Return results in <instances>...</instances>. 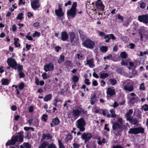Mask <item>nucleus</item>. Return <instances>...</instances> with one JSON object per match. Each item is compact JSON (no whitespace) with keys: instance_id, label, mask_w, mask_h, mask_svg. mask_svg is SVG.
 Wrapping results in <instances>:
<instances>
[{"instance_id":"4","label":"nucleus","mask_w":148,"mask_h":148,"mask_svg":"<svg viewBox=\"0 0 148 148\" xmlns=\"http://www.w3.org/2000/svg\"><path fill=\"white\" fill-rule=\"evenodd\" d=\"M85 122L83 118H81L77 121L76 123L77 127L81 132H83L85 130Z\"/></svg>"},{"instance_id":"44","label":"nucleus","mask_w":148,"mask_h":148,"mask_svg":"<svg viewBox=\"0 0 148 148\" xmlns=\"http://www.w3.org/2000/svg\"><path fill=\"white\" fill-rule=\"evenodd\" d=\"M42 76L43 79H46L49 77V76H48L47 74L45 73H44L42 74Z\"/></svg>"},{"instance_id":"9","label":"nucleus","mask_w":148,"mask_h":148,"mask_svg":"<svg viewBox=\"0 0 148 148\" xmlns=\"http://www.w3.org/2000/svg\"><path fill=\"white\" fill-rule=\"evenodd\" d=\"M7 62L10 66L15 70L16 69V66L17 64L14 59L12 58H9L8 59Z\"/></svg>"},{"instance_id":"56","label":"nucleus","mask_w":148,"mask_h":148,"mask_svg":"<svg viewBox=\"0 0 148 148\" xmlns=\"http://www.w3.org/2000/svg\"><path fill=\"white\" fill-rule=\"evenodd\" d=\"M24 147L26 148H30V146L29 143H24Z\"/></svg>"},{"instance_id":"23","label":"nucleus","mask_w":148,"mask_h":148,"mask_svg":"<svg viewBox=\"0 0 148 148\" xmlns=\"http://www.w3.org/2000/svg\"><path fill=\"white\" fill-rule=\"evenodd\" d=\"M138 97L137 96L134 97L130 99V102L131 104H134L137 101Z\"/></svg>"},{"instance_id":"57","label":"nucleus","mask_w":148,"mask_h":148,"mask_svg":"<svg viewBox=\"0 0 148 148\" xmlns=\"http://www.w3.org/2000/svg\"><path fill=\"white\" fill-rule=\"evenodd\" d=\"M17 29L16 25L15 24H14L12 26V30L13 32H15L16 31Z\"/></svg>"},{"instance_id":"17","label":"nucleus","mask_w":148,"mask_h":148,"mask_svg":"<svg viewBox=\"0 0 148 148\" xmlns=\"http://www.w3.org/2000/svg\"><path fill=\"white\" fill-rule=\"evenodd\" d=\"M133 112V110L132 109H130L129 110L127 111V113L125 115V116L127 121H128L132 118L131 116L132 115Z\"/></svg>"},{"instance_id":"35","label":"nucleus","mask_w":148,"mask_h":148,"mask_svg":"<svg viewBox=\"0 0 148 148\" xmlns=\"http://www.w3.org/2000/svg\"><path fill=\"white\" fill-rule=\"evenodd\" d=\"M76 58L79 60H82L84 59V57L81 54H77L76 55Z\"/></svg>"},{"instance_id":"32","label":"nucleus","mask_w":148,"mask_h":148,"mask_svg":"<svg viewBox=\"0 0 148 148\" xmlns=\"http://www.w3.org/2000/svg\"><path fill=\"white\" fill-rule=\"evenodd\" d=\"M64 60V56L63 55H61L60 59L58 60V62L59 63H60L63 62Z\"/></svg>"},{"instance_id":"7","label":"nucleus","mask_w":148,"mask_h":148,"mask_svg":"<svg viewBox=\"0 0 148 148\" xmlns=\"http://www.w3.org/2000/svg\"><path fill=\"white\" fill-rule=\"evenodd\" d=\"M144 129L142 127L131 128L129 129L128 133L129 134H137L139 133H143Z\"/></svg>"},{"instance_id":"30","label":"nucleus","mask_w":148,"mask_h":148,"mask_svg":"<svg viewBox=\"0 0 148 148\" xmlns=\"http://www.w3.org/2000/svg\"><path fill=\"white\" fill-rule=\"evenodd\" d=\"M110 84L112 85H114L116 84L117 82L116 80L114 79L111 78L109 80Z\"/></svg>"},{"instance_id":"41","label":"nucleus","mask_w":148,"mask_h":148,"mask_svg":"<svg viewBox=\"0 0 148 148\" xmlns=\"http://www.w3.org/2000/svg\"><path fill=\"white\" fill-rule=\"evenodd\" d=\"M65 65L68 66L70 67L72 65V63L71 61L68 60L66 61L65 62Z\"/></svg>"},{"instance_id":"31","label":"nucleus","mask_w":148,"mask_h":148,"mask_svg":"<svg viewBox=\"0 0 148 148\" xmlns=\"http://www.w3.org/2000/svg\"><path fill=\"white\" fill-rule=\"evenodd\" d=\"M100 78L103 79L109 76L108 74V73H102L100 75Z\"/></svg>"},{"instance_id":"54","label":"nucleus","mask_w":148,"mask_h":148,"mask_svg":"<svg viewBox=\"0 0 148 148\" xmlns=\"http://www.w3.org/2000/svg\"><path fill=\"white\" fill-rule=\"evenodd\" d=\"M73 148H79V145L76 143L73 144Z\"/></svg>"},{"instance_id":"12","label":"nucleus","mask_w":148,"mask_h":148,"mask_svg":"<svg viewBox=\"0 0 148 148\" xmlns=\"http://www.w3.org/2000/svg\"><path fill=\"white\" fill-rule=\"evenodd\" d=\"M138 19L140 22L147 24L148 23V15H140L138 16Z\"/></svg>"},{"instance_id":"42","label":"nucleus","mask_w":148,"mask_h":148,"mask_svg":"<svg viewBox=\"0 0 148 148\" xmlns=\"http://www.w3.org/2000/svg\"><path fill=\"white\" fill-rule=\"evenodd\" d=\"M110 112L111 114V116L112 117H114L116 116V114H115V111L114 109L111 110H110Z\"/></svg>"},{"instance_id":"33","label":"nucleus","mask_w":148,"mask_h":148,"mask_svg":"<svg viewBox=\"0 0 148 148\" xmlns=\"http://www.w3.org/2000/svg\"><path fill=\"white\" fill-rule=\"evenodd\" d=\"M98 141H97V143L99 145H101L102 143H105V140L104 138H103L102 140H100V138L98 137L97 138Z\"/></svg>"},{"instance_id":"29","label":"nucleus","mask_w":148,"mask_h":148,"mask_svg":"<svg viewBox=\"0 0 148 148\" xmlns=\"http://www.w3.org/2000/svg\"><path fill=\"white\" fill-rule=\"evenodd\" d=\"M2 84L3 85H8L9 84L8 80L6 79L3 78L1 79Z\"/></svg>"},{"instance_id":"55","label":"nucleus","mask_w":148,"mask_h":148,"mask_svg":"<svg viewBox=\"0 0 148 148\" xmlns=\"http://www.w3.org/2000/svg\"><path fill=\"white\" fill-rule=\"evenodd\" d=\"M39 80L38 79L37 77H35V83L37 85H39Z\"/></svg>"},{"instance_id":"58","label":"nucleus","mask_w":148,"mask_h":148,"mask_svg":"<svg viewBox=\"0 0 148 148\" xmlns=\"http://www.w3.org/2000/svg\"><path fill=\"white\" fill-rule=\"evenodd\" d=\"M19 75L20 78H23L25 76V74L21 72H19Z\"/></svg>"},{"instance_id":"14","label":"nucleus","mask_w":148,"mask_h":148,"mask_svg":"<svg viewBox=\"0 0 148 148\" xmlns=\"http://www.w3.org/2000/svg\"><path fill=\"white\" fill-rule=\"evenodd\" d=\"M95 5L96 8L98 10L103 11V10L104 6L101 0H98L96 2Z\"/></svg>"},{"instance_id":"51","label":"nucleus","mask_w":148,"mask_h":148,"mask_svg":"<svg viewBox=\"0 0 148 148\" xmlns=\"http://www.w3.org/2000/svg\"><path fill=\"white\" fill-rule=\"evenodd\" d=\"M99 36H103L105 39L106 38V35H105V34L104 32H99Z\"/></svg>"},{"instance_id":"39","label":"nucleus","mask_w":148,"mask_h":148,"mask_svg":"<svg viewBox=\"0 0 148 148\" xmlns=\"http://www.w3.org/2000/svg\"><path fill=\"white\" fill-rule=\"evenodd\" d=\"M144 85V83H142L139 86V89L141 90H145V88Z\"/></svg>"},{"instance_id":"22","label":"nucleus","mask_w":148,"mask_h":148,"mask_svg":"<svg viewBox=\"0 0 148 148\" xmlns=\"http://www.w3.org/2000/svg\"><path fill=\"white\" fill-rule=\"evenodd\" d=\"M90 101L91 105H92L94 104L97 101L96 96L95 95L92 96L90 97Z\"/></svg>"},{"instance_id":"49","label":"nucleus","mask_w":148,"mask_h":148,"mask_svg":"<svg viewBox=\"0 0 148 148\" xmlns=\"http://www.w3.org/2000/svg\"><path fill=\"white\" fill-rule=\"evenodd\" d=\"M146 6V4L145 3L143 2H142L140 4V7L141 8L143 9Z\"/></svg>"},{"instance_id":"46","label":"nucleus","mask_w":148,"mask_h":148,"mask_svg":"<svg viewBox=\"0 0 148 148\" xmlns=\"http://www.w3.org/2000/svg\"><path fill=\"white\" fill-rule=\"evenodd\" d=\"M16 69H18V72H21V70L22 69V67L19 64H17V65L16 66Z\"/></svg>"},{"instance_id":"63","label":"nucleus","mask_w":148,"mask_h":148,"mask_svg":"<svg viewBox=\"0 0 148 148\" xmlns=\"http://www.w3.org/2000/svg\"><path fill=\"white\" fill-rule=\"evenodd\" d=\"M129 46H130V48L133 49L134 48L135 45L133 43H130L129 44Z\"/></svg>"},{"instance_id":"18","label":"nucleus","mask_w":148,"mask_h":148,"mask_svg":"<svg viewBox=\"0 0 148 148\" xmlns=\"http://www.w3.org/2000/svg\"><path fill=\"white\" fill-rule=\"evenodd\" d=\"M123 89L126 91V92H128L133 91L134 89L133 86H130L126 85L123 86Z\"/></svg>"},{"instance_id":"64","label":"nucleus","mask_w":148,"mask_h":148,"mask_svg":"<svg viewBox=\"0 0 148 148\" xmlns=\"http://www.w3.org/2000/svg\"><path fill=\"white\" fill-rule=\"evenodd\" d=\"M14 44L16 47H19L20 46V44L18 42H14Z\"/></svg>"},{"instance_id":"59","label":"nucleus","mask_w":148,"mask_h":148,"mask_svg":"<svg viewBox=\"0 0 148 148\" xmlns=\"http://www.w3.org/2000/svg\"><path fill=\"white\" fill-rule=\"evenodd\" d=\"M39 25V23L38 22H36L33 24V26L36 27H38Z\"/></svg>"},{"instance_id":"16","label":"nucleus","mask_w":148,"mask_h":148,"mask_svg":"<svg viewBox=\"0 0 148 148\" xmlns=\"http://www.w3.org/2000/svg\"><path fill=\"white\" fill-rule=\"evenodd\" d=\"M55 13L57 16L59 17H61L63 15L64 13L62 12V10L60 5L59 6L58 10H55Z\"/></svg>"},{"instance_id":"6","label":"nucleus","mask_w":148,"mask_h":148,"mask_svg":"<svg viewBox=\"0 0 148 148\" xmlns=\"http://www.w3.org/2000/svg\"><path fill=\"white\" fill-rule=\"evenodd\" d=\"M82 112L84 114H86L87 112L86 111H84L82 109H75L73 110L71 113L72 116L73 117L75 120L79 116Z\"/></svg>"},{"instance_id":"8","label":"nucleus","mask_w":148,"mask_h":148,"mask_svg":"<svg viewBox=\"0 0 148 148\" xmlns=\"http://www.w3.org/2000/svg\"><path fill=\"white\" fill-rule=\"evenodd\" d=\"M92 137L91 134L89 132L84 133L81 135V138L84 140V143H86Z\"/></svg>"},{"instance_id":"1","label":"nucleus","mask_w":148,"mask_h":148,"mask_svg":"<svg viewBox=\"0 0 148 148\" xmlns=\"http://www.w3.org/2000/svg\"><path fill=\"white\" fill-rule=\"evenodd\" d=\"M23 132H19L17 136L12 137L10 140L8 141L6 143V146L13 145L17 141L22 142L23 141Z\"/></svg>"},{"instance_id":"11","label":"nucleus","mask_w":148,"mask_h":148,"mask_svg":"<svg viewBox=\"0 0 148 148\" xmlns=\"http://www.w3.org/2000/svg\"><path fill=\"white\" fill-rule=\"evenodd\" d=\"M31 5L32 8L34 10H37L40 7L39 0H34L31 1Z\"/></svg>"},{"instance_id":"2","label":"nucleus","mask_w":148,"mask_h":148,"mask_svg":"<svg viewBox=\"0 0 148 148\" xmlns=\"http://www.w3.org/2000/svg\"><path fill=\"white\" fill-rule=\"evenodd\" d=\"M77 3L76 2H74L71 8L68 10L67 13L69 18H74L76 16Z\"/></svg>"},{"instance_id":"25","label":"nucleus","mask_w":148,"mask_h":148,"mask_svg":"<svg viewBox=\"0 0 148 148\" xmlns=\"http://www.w3.org/2000/svg\"><path fill=\"white\" fill-rule=\"evenodd\" d=\"M52 96L51 94H49L45 96L43 99V100L45 101H47L50 100L52 98Z\"/></svg>"},{"instance_id":"60","label":"nucleus","mask_w":148,"mask_h":148,"mask_svg":"<svg viewBox=\"0 0 148 148\" xmlns=\"http://www.w3.org/2000/svg\"><path fill=\"white\" fill-rule=\"evenodd\" d=\"M107 111V110L106 109L102 110V113L103 116H105L106 115V114Z\"/></svg>"},{"instance_id":"21","label":"nucleus","mask_w":148,"mask_h":148,"mask_svg":"<svg viewBox=\"0 0 148 148\" xmlns=\"http://www.w3.org/2000/svg\"><path fill=\"white\" fill-rule=\"evenodd\" d=\"M43 139L46 140H51L52 137L49 134H43Z\"/></svg>"},{"instance_id":"19","label":"nucleus","mask_w":148,"mask_h":148,"mask_svg":"<svg viewBox=\"0 0 148 148\" xmlns=\"http://www.w3.org/2000/svg\"><path fill=\"white\" fill-rule=\"evenodd\" d=\"M86 64L88 65L90 67H93L94 66V59L91 58L89 60H87V62L85 64L86 65Z\"/></svg>"},{"instance_id":"13","label":"nucleus","mask_w":148,"mask_h":148,"mask_svg":"<svg viewBox=\"0 0 148 148\" xmlns=\"http://www.w3.org/2000/svg\"><path fill=\"white\" fill-rule=\"evenodd\" d=\"M106 93L107 95L110 97L115 95L116 94L115 89L113 87L111 86L107 88Z\"/></svg>"},{"instance_id":"40","label":"nucleus","mask_w":148,"mask_h":148,"mask_svg":"<svg viewBox=\"0 0 148 148\" xmlns=\"http://www.w3.org/2000/svg\"><path fill=\"white\" fill-rule=\"evenodd\" d=\"M58 143L59 144V148H65L63 143L61 142V140H58Z\"/></svg>"},{"instance_id":"48","label":"nucleus","mask_w":148,"mask_h":148,"mask_svg":"<svg viewBox=\"0 0 148 148\" xmlns=\"http://www.w3.org/2000/svg\"><path fill=\"white\" fill-rule=\"evenodd\" d=\"M23 13H21L19 14L17 17V19L19 20H22L23 19Z\"/></svg>"},{"instance_id":"34","label":"nucleus","mask_w":148,"mask_h":148,"mask_svg":"<svg viewBox=\"0 0 148 148\" xmlns=\"http://www.w3.org/2000/svg\"><path fill=\"white\" fill-rule=\"evenodd\" d=\"M120 55L122 58L124 59L126 58L127 56L126 52L125 51H123L121 52Z\"/></svg>"},{"instance_id":"37","label":"nucleus","mask_w":148,"mask_h":148,"mask_svg":"<svg viewBox=\"0 0 148 148\" xmlns=\"http://www.w3.org/2000/svg\"><path fill=\"white\" fill-rule=\"evenodd\" d=\"M101 51L103 52H106L107 50V48L106 46H102L100 48Z\"/></svg>"},{"instance_id":"3","label":"nucleus","mask_w":148,"mask_h":148,"mask_svg":"<svg viewBox=\"0 0 148 148\" xmlns=\"http://www.w3.org/2000/svg\"><path fill=\"white\" fill-rule=\"evenodd\" d=\"M112 128L113 132L116 136L119 135L122 131L121 128L122 125H120L118 122L112 123Z\"/></svg>"},{"instance_id":"24","label":"nucleus","mask_w":148,"mask_h":148,"mask_svg":"<svg viewBox=\"0 0 148 148\" xmlns=\"http://www.w3.org/2000/svg\"><path fill=\"white\" fill-rule=\"evenodd\" d=\"M69 35L71 42L72 43L75 38V34L73 32H71L69 33Z\"/></svg>"},{"instance_id":"53","label":"nucleus","mask_w":148,"mask_h":148,"mask_svg":"<svg viewBox=\"0 0 148 148\" xmlns=\"http://www.w3.org/2000/svg\"><path fill=\"white\" fill-rule=\"evenodd\" d=\"M47 116L46 114H44L43 115L42 117V119L44 120V121H46L47 120Z\"/></svg>"},{"instance_id":"61","label":"nucleus","mask_w":148,"mask_h":148,"mask_svg":"<svg viewBox=\"0 0 148 148\" xmlns=\"http://www.w3.org/2000/svg\"><path fill=\"white\" fill-rule=\"evenodd\" d=\"M25 37L29 40H33L32 37L30 36H26Z\"/></svg>"},{"instance_id":"50","label":"nucleus","mask_w":148,"mask_h":148,"mask_svg":"<svg viewBox=\"0 0 148 148\" xmlns=\"http://www.w3.org/2000/svg\"><path fill=\"white\" fill-rule=\"evenodd\" d=\"M40 36V33L39 32H35L33 35V36L34 37L37 36Z\"/></svg>"},{"instance_id":"47","label":"nucleus","mask_w":148,"mask_h":148,"mask_svg":"<svg viewBox=\"0 0 148 148\" xmlns=\"http://www.w3.org/2000/svg\"><path fill=\"white\" fill-rule=\"evenodd\" d=\"M38 119H36L34 121V123H33V125L36 126H38Z\"/></svg>"},{"instance_id":"5","label":"nucleus","mask_w":148,"mask_h":148,"mask_svg":"<svg viewBox=\"0 0 148 148\" xmlns=\"http://www.w3.org/2000/svg\"><path fill=\"white\" fill-rule=\"evenodd\" d=\"M82 45L86 48L92 49L95 46V42L88 39H86L82 43Z\"/></svg>"},{"instance_id":"43","label":"nucleus","mask_w":148,"mask_h":148,"mask_svg":"<svg viewBox=\"0 0 148 148\" xmlns=\"http://www.w3.org/2000/svg\"><path fill=\"white\" fill-rule=\"evenodd\" d=\"M72 138V136L69 134H68L67 136L65 138V140L66 141L69 140H71Z\"/></svg>"},{"instance_id":"36","label":"nucleus","mask_w":148,"mask_h":148,"mask_svg":"<svg viewBox=\"0 0 148 148\" xmlns=\"http://www.w3.org/2000/svg\"><path fill=\"white\" fill-rule=\"evenodd\" d=\"M79 32L80 35V38L83 40H84L85 38V36L83 34V32L81 30H79Z\"/></svg>"},{"instance_id":"52","label":"nucleus","mask_w":148,"mask_h":148,"mask_svg":"<svg viewBox=\"0 0 148 148\" xmlns=\"http://www.w3.org/2000/svg\"><path fill=\"white\" fill-rule=\"evenodd\" d=\"M24 84L23 83H21L19 85V88L20 89H23L24 87Z\"/></svg>"},{"instance_id":"20","label":"nucleus","mask_w":148,"mask_h":148,"mask_svg":"<svg viewBox=\"0 0 148 148\" xmlns=\"http://www.w3.org/2000/svg\"><path fill=\"white\" fill-rule=\"evenodd\" d=\"M62 40L63 41H65L68 38V35L67 33L65 32H63L61 34Z\"/></svg>"},{"instance_id":"28","label":"nucleus","mask_w":148,"mask_h":148,"mask_svg":"<svg viewBox=\"0 0 148 148\" xmlns=\"http://www.w3.org/2000/svg\"><path fill=\"white\" fill-rule=\"evenodd\" d=\"M128 121L134 125H136L138 123L137 120L136 119H133L132 118L129 119Z\"/></svg>"},{"instance_id":"62","label":"nucleus","mask_w":148,"mask_h":148,"mask_svg":"<svg viewBox=\"0 0 148 148\" xmlns=\"http://www.w3.org/2000/svg\"><path fill=\"white\" fill-rule=\"evenodd\" d=\"M106 84L105 82L103 80H102L101 81V86H104Z\"/></svg>"},{"instance_id":"45","label":"nucleus","mask_w":148,"mask_h":148,"mask_svg":"<svg viewBox=\"0 0 148 148\" xmlns=\"http://www.w3.org/2000/svg\"><path fill=\"white\" fill-rule=\"evenodd\" d=\"M142 107L145 111H148V105H144L142 106Z\"/></svg>"},{"instance_id":"38","label":"nucleus","mask_w":148,"mask_h":148,"mask_svg":"<svg viewBox=\"0 0 148 148\" xmlns=\"http://www.w3.org/2000/svg\"><path fill=\"white\" fill-rule=\"evenodd\" d=\"M72 80L74 83H76L79 80V77L76 76H73L72 77Z\"/></svg>"},{"instance_id":"15","label":"nucleus","mask_w":148,"mask_h":148,"mask_svg":"<svg viewBox=\"0 0 148 148\" xmlns=\"http://www.w3.org/2000/svg\"><path fill=\"white\" fill-rule=\"evenodd\" d=\"M54 65L51 63H49L44 66V69L45 72L51 71L54 69Z\"/></svg>"},{"instance_id":"26","label":"nucleus","mask_w":148,"mask_h":148,"mask_svg":"<svg viewBox=\"0 0 148 148\" xmlns=\"http://www.w3.org/2000/svg\"><path fill=\"white\" fill-rule=\"evenodd\" d=\"M106 38L110 40L111 39L112 40H115L116 39V37L113 34L106 35Z\"/></svg>"},{"instance_id":"27","label":"nucleus","mask_w":148,"mask_h":148,"mask_svg":"<svg viewBox=\"0 0 148 148\" xmlns=\"http://www.w3.org/2000/svg\"><path fill=\"white\" fill-rule=\"evenodd\" d=\"M52 122L55 125H58L60 123V121L58 117H56L53 119Z\"/></svg>"},{"instance_id":"10","label":"nucleus","mask_w":148,"mask_h":148,"mask_svg":"<svg viewBox=\"0 0 148 148\" xmlns=\"http://www.w3.org/2000/svg\"><path fill=\"white\" fill-rule=\"evenodd\" d=\"M57 148L56 145L53 143L49 144L47 141L43 143L39 148Z\"/></svg>"}]
</instances>
